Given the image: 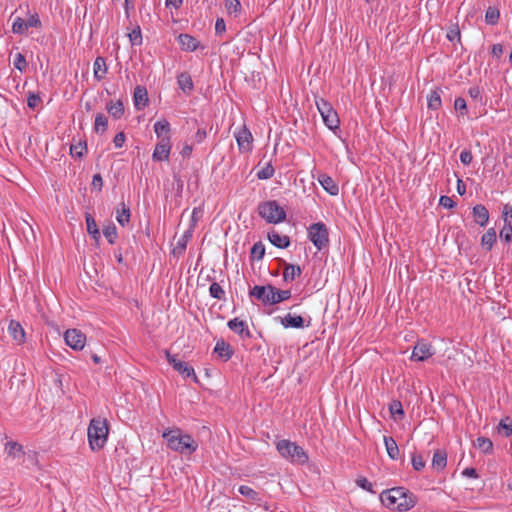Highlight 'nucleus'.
Returning <instances> with one entry per match:
<instances>
[{"instance_id":"obj_50","label":"nucleus","mask_w":512,"mask_h":512,"mask_svg":"<svg viewBox=\"0 0 512 512\" xmlns=\"http://www.w3.org/2000/svg\"><path fill=\"white\" fill-rule=\"evenodd\" d=\"M274 168L272 167V165L268 164L266 167L262 168L260 171H258L257 173V177L259 179H270L273 175H274Z\"/></svg>"},{"instance_id":"obj_34","label":"nucleus","mask_w":512,"mask_h":512,"mask_svg":"<svg viewBox=\"0 0 512 512\" xmlns=\"http://www.w3.org/2000/svg\"><path fill=\"white\" fill-rule=\"evenodd\" d=\"M177 82L183 92H189L193 89V81L189 73L183 72L177 77Z\"/></svg>"},{"instance_id":"obj_51","label":"nucleus","mask_w":512,"mask_h":512,"mask_svg":"<svg viewBox=\"0 0 512 512\" xmlns=\"http://www.w3.org/2000/svg\"><path fill=\"white\" fill-rule=\"evenodd\" d=\"M27 28H41L42 23L37 13H34L26 20Z\"/></svg>"},{"instance_id":"obj_58","label":"nucleus","mask_w":512,"mask_h":512,"mask_svg":"<svg viewBox=\"0 0 512 512\" xmlns=\"http://www.w3.org/2000/svg\"><path fill=\"white\" fill-rule=\"evenodd\" d=\"M356 484L359 487H361L362 489H364V490H366L368 492L374 493L372 483L369 482L368 479H366L365 477H359L356 480Z\"/></svg>"},{"instance_id":"obj_44","label":"nucleus","mask_w":512,"mask_h":512,"mask_svg":"<svg viewBox=\"0 0 512 512\" xmlns=\"http://www.w3.org/2000/svg\"><path fill=\"white\" fill-rule=\"evenodd\" d=\"M209 293H210V296L215 298V299H218V300H222L224 299V296H225V291L223 290V288L220 286L219 283L217 282H213L210 287H209Z\"/></svg>"},{"instance_id":"obj_61","label":"nucleus","mask_w":512,"mask_h":512,"mask_svg":"<svg viewBox=\"0 0 512 512\" xmlns=\"http://www.w3.org/2000/svg\"><path fill=\"white\" fill-rule=\"evenodd\" d=\"M472 159L473 156L471 151L465 149L460 153V161L462 164L469 165L472 162Z\"/></svg>"},{"instance_id":"obj_32","label":"nucleus","mask_w":512,"mask_h":512,"mask_svg":"<svg viewBox=\"0 0 512 512\" xmlns=\"http://www.w3.org/2000/svg\"><path fill=\"white\" fill-rule=\"evenodd\" d=\"M154 131L159 140H162L164 136H170V124L166 119L157 121L154 124Z\"/></svg>"},{"instance_id":"obj_60","label":"nucleus","mask_w":512,"mask_h":512,"mask_svg":"<svg viewBox=\"0 0 512 512\" xmlns=\"http://www.w3.org/2000/svg\"><path fill=\"white\" fill-rule=\"evenodd\" d=\"M439 204L447 209H452L456 206L455 201L451 197L446 195L440 197Z\"/></svg>"},{"instance_id":"obj_11","label":"nucleus","mask_w":512,"mask_h":512,"mask_svg":"<svg viewBox=\"0 0 512 512\" xmlns=\"http://www.w3.org/2000/svg\"><path fill=\"white\" fill-rule=\"evenodd\" d=\"M235 138L241 152H249L252 149L253 137L246 125L235 132Z\"/></svg>"},{"instance_id":"obj_28","label":"nucleus","mask_w":512,"mask_h":512,"mask_svg":"<svg viewBox=\"0 0 512 512\" xmlns=\"http://www.w3.org/2000/svg\"><path fill=\"white\" fill-rule=\"evenodd\" d=\"M94 78L98 81L102 80L107 73V66L103 57H97L93 63Z\"/></svg>"},{"instance_id":"obj_5","label":"nucleus","mask_w":512,"mask_h":512,"mask_svg":"<svg viewBox=\"0 0 512 512\" xmlns=\"http://www.w3.org/2000/svg\"><path fill=\"white\" fill-rule=\"evenodd\" d=\"M257 210L259 215L270 224H278L286 219L285 210L275 200L261 202Z\"/></svg>"},{"instance_id":"obj_63","label":"nucleus","mask_w":512,"mask_h":512,"mask_svg":"<svg viewBox=\"0 0 512 512\" xmlns=\"http://www.w3.org/2000/svg\"><path fill=\"white\" fill-rule=\"evenodd\" d=\"M125 139H126V136H125L124 132L117 133L113 139V143H114L115 147L121 148L125 143Z\"/></svg>"},{"instance_id":"obj_21","label":"nucleus","mask_w":512,"mask_h":512,"mask_svg":"<svg viewBox=\"0 0 512 512\" xmlns=\"http://www.w3.org/2000/svg\"><path fill=\"white\" fill-rule=\"evenodd\" d=\"M318 181L323 187V189L328 192L330 195L335 196L339 193V187L336 182L326 174H320L318 176Z\"/></svg>"},{"instance_id":"obj_29","label":"nucleus","mask_w":512,"mask_h":512,"mask_svg":"<svg viewBox=\"0 0 512 512\" xmlns=\"http://www.w3.org/2000/svg\"><path fill=\"white\" fill-rule=\"evenodd\" d=\"M447 465V454L443 450H436L432 458V468L443 470Z\"/></svg>"},{"instance_id":"obj_31","label":"nucleus","mask_w":512,"mask_h":512,"mask_svg":"<svg viewBox=\"0 0 512 512\" xmlns=\"http://www.w3.org/2000/svg\"><path fill=\"white\" fill-rule=\"evenodd\" d=\"M85 220L88 233L92 236L94 240L98 241L100 239V231L97 227V223L94 217L91 214L86 213Z\"/></svg>"},{"instance_id":"obj_55","label":"nucleus","mask_w":512,"mask_h":512,"mask_svg":"<svg viewBox=\"0 0 512 512\" xmlns=\"http://www.w3.org/2000/svg\"><path fill=\"white\" fill-rule=\"evenodd\" d=\"M41 103V98L38 94L30 92L27 98V105L31 109H35Z\"/></svg>"},{"instance_id":"obj_3","label":"nucleus","mask_w":512,"mask_h":512,"mask_svg":"<svg viewBox=\"0 0 512 512\" xmlns=\"http://www.w3.org/2000/svg\"><path fill=\"white\" fill-rule=\"evenodd\" d=\"M108 432L109 429L106 419L94 418L90 421L87 435L90 448L93 451L100 450L104 447L107 441Z\"/></svg>"},{"instance_id":"obj_56","label":"nucleus","mask_w":512,"mask_h":512,"mask_svg":"<svg viewBox=\"0 0 512 512\" xmlns=\"http://www.w3.org/2000/svg\"><path fill=\"white\" fill-rule=\"evenodd\" d=\"M503 220L504 225L510 224L512 226V206L505 204L503 207Z\"/></svg>"},{"instance_id":"obj_6","label":"nucleus","mask_w":512,"mask_h":512,"mask_svg":"<svg viewBox=\"0 0 512 512\" xmlns=\"http://www.w3.org/2000/svg\"><path fill=\"white\" fill-rule=\"evenodd\" d=\"M316 107L324 124L332 131L338 130L340 126V119L332 105L323 98H319L316 100Z\"/></svg>"},{"instance_id":"obj_24","label":"nucleus","mask_w":512,"mask_h":512,"mask_svg":"<svg viewBox=\"0 0 512 512\" xmlns=\"http://www.w3.org/2000/svg\"><path fill=\"white\" fill-rule=\"evenodd\" d=\"M174 370L180 373L183 377L192 378L195 383H198V377L194 371V368L187 362L183 361L181 363L175 364Z\"/></svg>"},{"instance_id":"obj_25","label":"nucleus","mask_w":512,"mask_h":512,"mask_svg":"<svg viewBox=\"0 0 512 512\" xmlns=\"http://www.w3.org/2000/svg\"><path fill=\"white\" fill-rule=\"evenodd\" d=\"M106 110L114 119H120L124 115L123 102L121 100L110 101L106 105Z\"/></svg>"},{"instance_id":"obj_41","label":"nucleus","mask_w":512,"mask_h":512,"mask_svg":"<svg viewBox=\"0 0 512 512\" xmlns=\"http://www.w3.org/2000/svg\"><path fill=\"white\" fill-rule=\"evenodd\" d=\"M103 235L110 244H114L117 239V228L114 224H109L103 229Z\"/></svg>"},{"instance_id":"obj_22","label":"nucleus","mask_w":512,"mask_h":512,"mask_svg":"<svg viewBox=\"0 0 512 512\" xmlns=\"http://www.w3.org/2000/svg\"><path fill=\"white\" fill-rule=\"evenodd\" d=\"M214 353L222 360L228 361L232 357L233 351L229 344L224 340H220L214 347Z\"/></svg>"},{"instance_id":"obj_37","label":"nucleus","mask_w":512,"mask_h":512,"mask_svg":"<svg viewBox=\"0 0 512 512\" xmlns=\"http://www.w3.org/2000/svg\"><path fill=\"white\" fill-rule=\"evenodd\" d=\"M267 289H268V285H265V286L255 285L250 290L249 294L251 297H255L256 299L261 301L263 303V305H265V301H266L265 296L267 295Z\"/></svg>"},{"instance_id":"obj_7","label":"nucleus","mask_w":512,"mask_h":512,"mask_svg":"<svg viewBox=\"0 0 512 512\" xmlns=\"http://www.w3.org/2000/svg\"><path fill=\"white\" fill-rule=\"evenodd\" d=\"M308 237L318 250H322L329 243L328 229L322 222H317L309 226Z\"/></svg>"},{"instance_id":"obj_36","label":"nucleus","mask_w":512,"mask_h":512,"mask_svg":"<svg viewBox=\"0 0 512 512\" xmlns=\"http://www.w3.org/2000/svg\"><path fill=\"white\" fill-rule=\"evenodd\" d=\"M12 32L18 35H24L28 32L26 20L21 17H15L12 23Z\"/></svg>"},{"instance_id":"obj_19","label":"nucleus","mask_w":512,"mask_h":512,"mask_svg":"<svg viewBox=\"0 0 512 512\" xmlns=\"http://www.w3.org/2000/svg\"><path fill=\"white\" fill-rule=\"evenodd\" d=\"M268 240L277 248H287L290 245V238L287 235H281L275 230L268 232Z\"/></svg>"},{"instance_id":"obj_15","label":"nucleus","mask_w":512,"mask_h":512,"mask_svg":"<svg viewBox=\"0 0 512 512\" xmlns=\"http://www.w3.org/2000/svg\"><path fill=\"white\" fill-rule=\"evenodd\" d=\"M178 43L182 50L193 52L195 51L199 46V41L189 34H180L178 36Z\"/></svg>"},{"instance_id":"obj_45","label":"nucleus","mask_w":512,"mask_h":512,"mask_svg":"<svg viewBox=\"0 0 512 512\" xmlns=\"http://www.w3.org/2000/svg\"><path fill=\"white\" fill-rule=\"evenodd\" d=\"M192 230L193 229H189L187 230L183 235L182 237L178 240L177 242V246L175 248L176 249H179V253L183 252L186 247H187V243L189 242V240L191 239L192 237Z\"/></svg>"},{"instance_id":"obj_64","label":"nucleus","mask_w":512,"mask_h":512,"mask_svg":"<svg viewBox=\"0 0 512 512\" xmlns=\"http://www.w3.org/2000/svg\"><path fill=\"white\" fill-rule=\"evenodd\" d=\"M226 31V24L223 18H218L215 23L216 35L223 34Z\"/></svg>"},{"instance_id":"obj_43","label":"nucleus","mask_w":512,"mask_h":512,"mask_svg":"<svg viewBox=\"0 0 512 512\" xmlns=\"http://www.w3.org/2000/svg\"><path fill=\"white\" fill-rule=\"evenodd\" d=\"M128 37H129V41H130L132 46H139V45H141L142 41H143V38H142V33H141L140 26H137L136 28H134L128 34Z\"/></svg>"},{"instance_id":"obj_33","label":"nucleus","mask_w":512,"mask_h":512,"mask_svg":"<svg viewBox=\"0 0 512 512\" xmlns=\"http://www.w3.org/2000/svg\"><path fill=\"white\" fill-rule=\"evenodd\" d=\"M497 240L496 231L494 228H489L481 237V244L491 250Z\"/></svg>"},{"instance_id":"obj_14","label":"nucleus","mask_w":512,"mask_h":512,"mask_svg":"<svg viewBox=\"0 0 512 512\" xmlns=\"http://www.w3.org/2000/svg\"><path fill=\"white\" fill-rule=\"evenodd\" d=\"M228 327L236 334L241 337L251 338L252 334L248 329V326L245 321L240 320L239 318H233L228 321Z\"/></svg>"},{"instance_id":"obj_16","label":"nucleus","mask_w":512,"mask_h":512,"mask_svg":"<svg viewBox=\"0 0 512 512\" xmlns=\"http://www.w3.org/2000/svg\"><path fill=\"white\" fill-rule=\"evenodd\" d=\"M472 214L475 222L480 226H486L489 221V211L488 209L482 205L477 204L472 209Z\"/></svg>"},{"instance_id":"obj_9","label":"nucleus","mask_w":512,"mask_h":512,"mask_svg":"<svg viewBox=\"0 0 512 512\" xmlns=\"http://www.w3.org/2000/svg\"><path fill=\"white\" fill-rule=\"evenodd\" d=\"M265 305H275L286 301L291 298L290 290L277 289L271 284H268Z\"/></svg>"},{"instance_id":"obj_30","label":"nucleus","mask_w":512,"mask_h":512,"mask_svg":"<svg viewBox=\"0 0 512 512\" xmlns=\"http://www.w3.org/2000/svg\"><path fill=\"white\" fill-rule=\"evenodd\" d=\"M474 446L484 454H491L493 452L492 441L484 436L477 437L474 441Z\"/></svg>"},{"instance_id":"obj_4","label":"nucleus","mask_w":512,"mask_h":512,"mask_svg":"<svg viewBox=\"0 0 512 512\" xmlns=\"http://www.w3.org/2000/svg\"><path fill=\"white\" fill-rule=\"evenodd\" d=\"M276 449L283 458L291 463L303 465L308 462L309 457L307 453L295 442L287 439L280 440L276 444Z\"/></svg>"},{"instance_id":"obj_35","label":"nucleus","mask_w":512,"mask_h":512,"mask_svg":"<svg viewBox=\"0 0 512 512\" xmlns=\"http://www.w3.org/2000/svg\"><path fill=\"white\" fill-rule=\"evenodd\" d=\"M108 127V118L102 114L98 113L95 116V122H94V130L96 133H104L107 130Z\"/></svg>"},{"instance_id":"obj_40","label":"nucleus","mask_w":512,"mask_h":512,"mask_svg":"<svg viewBox=\"0 0 512 512\" xmlns=\"http://www.w3.org/2000/svg\"><path fill=\"white\" fill-rule=\"evenodd\" d=\"M390 413L395 420L404 417V410L400 401H393L389 406Z\"/></svg>"},{"instance_id":"obj_62","label":"nucleus","mask_w":512,"mask_h":512,"mask_svg":"<svg viewBox=\"0 0 512 512\" xmlns=\"http://www.w3.org/2000/svg\"><path fill=\"white\" fill-rule=\"evenodd\" d=\"M460 30L458 28V26H454L453 28H451L448 33H447V38L449 39V41L453 42L455 40H460Z\"/></svg>"},{"instance_id":"obj_26","label":"nucleus","mask_w":512,"mask_h":512,"mask_svg":"<svg viewBox=\"0 0 512 512\" xmlns=\"http://www.w3.org/2000/svg\"><path fill=\"white\" fill-rule=\"evenodd\" d=\"M384 443L388 456L392 460H397L400 455L399 447L396 441L391 436H384Z\"/></svg>"},{"instance_id":"obj_12","label":"nucleus","mask_w":512,"mask_h":512,"mask_svg":"<svg viewBox=\"0 0 512 512\" xmlns=\"http://www.w3.org/2000/svg\"><path fill=\"white\" fill-rule=\"evenodd\" d=\"M171 150L170 136H164L162 140L156 144L152 158L155 161L168 160Z\"/></svg>"},{"instance_id":"obj_23","label":"nucleus","mask_w":512,"mask_h":512,"mask_svg":"<svg viewBox=\"0 0 512 512\" xmlns=\"http://www.w3.org/2000/svg\"><path fill=\"white\" fill-rule=\"evenodd\" d=\"M130 208L121 202L116 209V220L121 226H125L130 221Z\"/></svg>"},{"instance_id":"obj_39","label":"nucleus","mask_w":512,"mask_h":512,"mask_svg":"<svg viewBox=\"0 0 512 512\" xmlns=\"http://www.w3.org/2000/svg\"><path fill=\"white\" fill-rule=\"evenodd\" d=\"M251 258L261 260L265 255V246L261 241L256 242L250 252Z\"/></svg>"},{"instance_id":"obj_46","label":"nucleus","mask_w":512,"mask_h":512,"mask_svg":"<svg viewBox=\"0 0 512 512\" xmlns=\"http://www.w3.org/2000/svg\"><path fill=\"white\" fill-rule=\"evenodd\" d=\"M13 65L20 72L24 71L27 68V61L25 56L22 53H16L14 55Z\"/></svg>"},{"instance_id":"obj_13","label":"nucleus","mask_w":512,"mask_h":512,"mask_svg":"<svg viewBox=\"0 0 512 512\" xmlns=\"http://www.w3.org/2000/svg\"><path fill=\"white\" fill-rule=\"evenodd\" d=\"M278 319L280 320V323L285 327V328H303L305 326H309L310 322L305 325V320L302 316L300 315H292L291 313H288L286 316L284 317H278Z\"/></svg>"},{"instance_id":"obj_48","label":"nucleus","mask_w":512,"mask_h":512,"mask_svg":"<svg viewBox=\"0 0 512 512\" xmlns=\"http://www.w3.org/2000/svg\"><path fill=\"white\" fill-rule=\"evenodd\" d=\"M499 431L504 430L505 436H510L512 434V420L509 417H505L501 419L498 426Z\"/></svg>"},{"instance_id":"obj_52","label":"nucleus","mask_w":512,"mask_h":512,"mask_svg":"<svg viewBox=\"0 0 512 512\" xmlns=\"http://www.w3.org/2000/svg\"><path fill=\"white\" fill-rule=\"evenodd\" d=\"M225 7L229 13H237L240 11L241 4L239 0H225Z\"/></svg>"},{"instance_id":"obj_38","label":"nucleus","mask_w":512,"mask_h":512,"mask_svg":"<svg viewBox=\"0 0 512 512\" xmlns=\"http://www.w3.org/2000/svg\"><path fill=\"white\" fill-rule=\"evenodd\" d=\"M500 17V12L496 7H488L485 13V21L487 24L495 25Z\"/></svg>"},{"instance_id":"obj_10","label":"nucleus","mask_w":512,"mask_h":512,"mask_svg":"<svg viewBox=\"0 0 512 512\" xmlns=\"http://www.w3.org/2000/svg\"><path fill=\"white\" fill-rule=\"evenodd\" d=\"M435 351L432 348V345L427 343L424 340H420L416 343L413 348L411 360L414 361H425L431 356H433Z\"/></svg>"},{"instance_id":"obj_2","label":"nucleus","mask_w":512,"mask_h":512,"mask_svg":"<svg viewBox=\"0 0 512 512\" xmlns=\"http://www.w3.org/2000/svg\"><path fill=\"white\" fill-rule=\"evenodd\" d=\"M167 446L184 455H191L198 448V443L189 434H181L180 429L167 430L163 433Z\"/></svg>"},{"instance_id":"obj_59","label":"nucleus","mask_w":512,"mask_h":512,"mask_svg":"<svg viewBox=\"0 0 512 512\" xmlns=\"http://www.w3.org/2000/svg\"><path fill=\"white\" fill-rule=\"evenodd\" d=\"M454 108L455 110L457 111H460V113L462 115L466 114L467 112V106H466V101L464 98L462 97H458L455 99V102H454Z\"/></svg>"},{"instance_id":"obj_18","label":"nucleus","mask_w":512,"mask_h":512,"mask_svg":"<svg viewBox=\"0 0 512 512\" xmlns=\"http://www.w3.org/2000/svg\"><path fill=\"white\" fill-rule=\"evenodd\" d=\"M134 105L136 109L140 110L148 105V93L147 89L143 86H137L134 90Z\"/></svg>"},{"instance_id":"obj_49","label":"nucleus","mask_w":512,"mask_h":512,"mask_svg":"<svg viewBox=\"0 0 512 512\" xmlns=\"http://www.w3.org/2000/svg\"><path fill=\"white\" fill-rule=\"evenodd\" d=\"M412 466L416 471H420L425 467V460L420 454H413L412 455Z\"/></svg>"},{"instance_id":"obj_17","label":"nucleus","mask_w":512,"mask_h":512,"mask_svg":"<svg viewBox=\"0 0 512 512\" xmlns=\"http://www.w3.org/2000/svg\"><path fill=\"white\" fill-rule=\"evenodd\" d=\"M283 265H284V269H283V281L284 282H292L296 278H298L302 273V269L299 265L286 263L285 261H283Z\"/></svg>"},{"instance_id":"obj_1","label":"nucleus","mask_w":512,"mask_h":512,"mask_svg":"<svg viewBox=\"0 0 512 512\" xmlns=\"http://www.w3.org/2000/svg\"><path fill=\"white\" fill-rule=\"evenodd\" d=\"M381 503L390 510L408 511L416 504V498L404 487L386 489L380 494Z\"/></svg>"},{"instance_id":"obj_57","label":"nucleus","mask_w":512,"mask_h":512,"mask_svg":"<svg viewBox=\"0 0 512 512\" xmlns=\"http://www.w3.org/2000/svg\"><path fill=\"white\" fill-rule=\"evenodd\" d=\"M5 450L7 451V453L9 455H13L15 453V451L22 452L23 447H22V445L18 444L17 442L10 441V442H7V444L5 445Z\"/></svg>"},{"instance_id":"obj_53","label":"nucleus","mask_w":512,"mask_h":512,"mask_svg":"<svg viewBox=\"0 0 512 512\" xmlns=\"http://www.w3.org/2000/svg\"><path fill=\"white\" fill-rule=\"evenodd\" d=\"M203 208L202 207H195L192 211V215H191V229H193L197 222L201 219V217L203 216Z\"/></svg>"},{"instance_id":"obj_20","label":"nucleus","mask_w":512,"mask_h":512,"mask_svg":"<svg viewBox=\"0 0 512 512\" xmlns=\"http://www.w3.org/2000/svg\"><path fill=\"white\" fill-rule=\"evenodd\" d=\"M8 332L11 337L19 344L25 341V331L22 325L15 320H11L8 326Z\"/></svg>"},{"instance_id":"obj_8","label":"nucleus","mask_w":512,"mask_h":512,"mask_svg":"<svg viewBox=\"0 0 512 512\" xmlns=\"http://www.w3.org/2000/svg\"><path fill=\"white\" fill-rule=\"evenodd\" d=\"M64 340L73 350H82L85 346L86 336L78 329H68L64 333Z\"/></svg>"},{"instance_id":"obj_54","label":"nucleus","mask_w":512,"mask_h":512,"mask_svg":"<svg viewBox=\"0 0 512 512\" xmlns=\"http://www.w3.org/2000/svg\"><path fill=\"white\" fill-rule=\"evenodd\" d=\"M500 238L507 243L512 240V226L510 224L503 226L500 231Z\"/></svg>"},{"instance_id":"obj_47","label":"nucleus","mask_w":512,"mask_h":512,"mask_svg":"<svg viewBox=\"0 0 512 512\" xmlns=\"http://www.w3.org/2000/svg\"><path fill=\"white\" fill-rule=\"evenodd\" d=\"M86 149H87L86 144L79 142L77 144L71 145L70 154L73 157L81 158L84 155V153L86 152Z\"/></svg>"},{"instance_id":"obj_42","label":"nucleus","mask_w":512,"mask_h":512,"mask_svg":"<svg viewBox=\"0 0 512 512\" xmlns=\"http://www.w3.org/2000/svg\"><path fill=\"white\" fill-rule=\"evenodd\" d=\"M238 491H239V493L241 495H243L244 497L248 498L249 500H252V501L259 500V493L256 492L254 489H252L249 486L241 485L239 487Z\"/></svg>"},{"instance_id":"obj_27","label":"nucleus","mask_w":512,"mask_h":512,"mask_svg":"<svg viewBox=\"0 0 512 512\" xmlns=\"http://www.w3.org/2000/svg\"><path fill=\"white\" fill-rule=\"evenodd\" d=\"M427 102L428 109L438 110L442 105L441 90L439 88L431 90L430 93L427 95Z\"/></svg>"}]
</instances>
